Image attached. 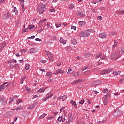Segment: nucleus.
<instances>
[{"label":"nucleus","mask_w":124,"mask_h":124,"mask_svg":"<svg viewBox=\"0 0 124 124\" xmlns=\"http://www.w3.org/2000/svg\"><path fill=\"white\" fill-rule=\"evenodd\" d=\"M61 99H62V101H64V100H66L67 99V96L64 95L61 96Z\"/></svg>","instance_id":"nucleus-27"},{"label":"nucleus","mask_w":124,"mask_h":124,"mask_svg":"<svg viewBox=\"0 0 124 124\" xmlns=\"http://www.w3.org/2000/svg\"><path fill=\"white\" fill-rule=\"evenodd\" d=\"M55 26H56V28H60V27H61V23H56Z\"/></svg>","instance_id":"nucleus-41"},{"label":"nucleus","mask_w":124,"mask_h":124,"mask_svg":"<svg viewBox=\"0 0 124 124\" xmlns=\"http://www.w3.org/2000/svg\"><path fill=\"white\" fill-rule=\"evenodd\" d=\"M3 84H4V89H5L6 88H8V87H9L10 86V85H11V83H7V82H5Z\"/></svg>","instance_id":"nucleus-17"},{"label":"nucleus","mask_w":124,"mask_h":124,"mask_svg":"<svg viewBox=\"0 0 124 124\" xmlns=\"http://www.w3.org/2000/svg\"><path fill=\"white\" fill-rule=\"evenodd\" d=\"M45 6L43 4H40L38 6L37 12L39 13V14H42L44 11H45Z\"/></svg>","instance_id":"nucleus-1"},{"label":"nucleus","mask_w":124,"mask_h":124,"mask_svg":"<svg viewBox=\"0 0 124 124\" xmlns=\"http://www.w3.org/2000/svg\"><path fill=\"white\" fill-rule=\"evenodd\" d=\"M58 73H64V71H63L62 69L56 70L54 72L53 74H58Z\"/></svg>","instance_id":"nucleus-8"},{"label":"nucleus","mask_w":124,"mask_h":124,"mask_svg":"<svg viewBox=\"0 0 124 124\" xmlns=\"http://www.w3.org/2000/svg\"><path fill=\"white\" fill-rule=\"evenodd\" d=\"M121 71H114L113 72V75H119L121 73Z\"/></svg>","instance_id":"nucleus-28"},{"label":"nucleus","mask_w":124,"mask_h":124,"mask_svg":"<svg viewBox=\"0 0 124 124\" xmlns=\"http://www.w3.org/2000/svg\"><path fill=\"white\" fill-rule=\"evenodd\" d=\"M65 108V107H62L60 109V112H62V111H63V110H64V109Z\"/></svg>","instance_id":"nucleus-48"},{"label":"nucleus","mask_w":124,"mask_h":124,"mask_svg":"<svg viewBox=\"0 0 124 124\" xmlns=\"http://www.w3.org/2000/svg\"><path fill=\"white\" fill-rule=\"evenodd\" d=\"M86 24V22L84 21H80L79 22V25H80V26H83V25H85Z\"/></svg>","instance_id":"nucleus-38"},{"label":"nucleus","mask_w":124,"mask_h":124,"mask_svg":"<svg viewBox=\"0 0 124 124\" xmlns=\"http://www.w3.org/2000/svg\"><path fill=\"white\" fill-rule=\"evenodd\" d=\"M21 21L18 20L16 21V27H20V26H21Z\"/></svg>","instance_id":"nucleus-19"},{"label":"nucleus","mask_w":124,"mask_h":124,"mask_svg":"<svg viewBox=\"0 0 124 124\" xmlns=\"http://www.w3.org/2000/svg\"><path fill=\"white\" fill-rule=\"evenodd\" d=\"M109 58L110 60H117L120 58V56H118V53H115L110 55Z\"/></svg>","instance_id":"nucleus-2"},{"label":"nucleus","mask_w":124,"mask_h":124,"mask_svg":"<svg viewBox=\"0 0 124 124\" xmlns=\"http://www.w3.org/2000/svg\"><path fill=\"white\" fill-rule=\"evenodd\" d=\"M106 120H103V121H98V124H101V123H103V124H104V123H106Z\"/></svg>","instance_id":"nucleus-43"},{"label":"nucleus","mask_w":124,"mask_h":124,"mask_svg":"<svg viewBox=\"0 0 124 124\" xmlns=\"http://www.w3.org/2000/svg\"><path fill=\"white\" fill-rule=\"evenodd\" d=\"M84 102H85V100H81L79 102V104H84Z\"/></svg>","instance_id":"nucleus-52"},{"label":"nucleus","mask_w":124,"mask_h":124,"mask_svg":"<svg viewBox=\"0 0 124 124\" xmlns=\"http://www.w3.org/2000/svg\"><path fill=\"white\" fill-rule=\"evenodd\" d=\"M97 20H98L99 21H101L102 20V17H101V16H98V17H97Z\"/></svg>","instance_id":"nucleus-44"},{"label":"nucleus","mask_w":124,"mask_h":124,"mask_svg":"<svg viewBox=\"0 0 124 124\" xmlns=\"http://www.w3.org/2000/svg\"><path fill=\"white\" fill-rule=\"evenodd\" d=\"M0 101L3 105H5V104H6V99L3 96L0 97Z\"/></svg>","instance_id":"nucleus-5"},{"label":"nucleus","mask_w":124,"mask_h":124,"mask_svg":"<svg viewBox=\"0 0 124 124\" xmlns=\"http://www.w3.org/2000/svg\"><path fill=\"white\" fill-rule=\"evenodd\" d=\"M59 41H60V43H63V44H66V41H65L62 38H60Z\"/></svg>","instance_id":"nucleus-16"},{"label":"nucleus","mask_w":124,"mask_h":124,"mask_svg":"<svg viewBox=\"0 0 124 124\" xmlns=\"http://www.w3.org/2000/svg\"><path fill=\"white\" fill-rule=\"evenodd\" d=\"M7 16L8 19H13V16L11 14H10L9 12L7 13Z\"/></svg>","instance_id":"nucleus-18"},{"label":"nucleus","mask_w":124,"mask_h":124,"mask_svg":"<svg viewBox=\"0 0 124 124\" xmlns=\"http://www.w3.org/2000/svg\"><path fill=\"white\" fill-rule=\"evenodd\" d=\"M72 44H73L74 45H75V44H76V43H77V41L76 40V39H73L72 40Z\"/></svg>","instance_id":"nucleus-34"},{"label":"nucleus","mask_w":124,"mask_h":124,"mask_svg":"<svg viewBox=\"0 0 124 124\" xmlns=\"http://www.w3.org/2000/svg\"><path fill=\"white\" fill-rule=\"evenodd\" d=\"M29 53H30L31 54H34V53H36L37 50L36 48H32L29 50L28 51Z\"/></svg>","instance_id":"nucleus-9"},{"label":"nucleus","mask_w":124,"mask_h":124,"mask_svg":"<svg viewBox=\"0 0 124 124\" xmlns=\"http://www.w3.org/2000/svg\"><path fill=\"white\" fill-rule=\"evenodd\" d=\"M6 0H0V3H4Z\"/></svg>","instance_id":"nucleus-60"},{"label":"nucleus","mask_w":124,"mask_h":124,"mask_svg":"<svg viewBox=\"0 0 124 124\" xmlns=\"http://www.w3.org/2000/svg\"><path fill=\"white\" fill-rule=\"evenodd\" d=\"M22 108H23V107H18L16 108V110H21V109H22Z\"/></svg>","instance_id":"nucleus-62"},{"label":"nucleus","mask_w":124,"mask_h":124,"mask_svg":"<svg viewBox=\"0 0 124 124\" xmlns=\"http://www.w3.org/2000/svg\"><path fill=\"white\" fill-rule=\"evenodd\" d=\"M16 9L17 8L14 7V9L12 10V12L14 15H18V10H17Z\"/></svg>","instance_id":"nucleus-11"},{"label":"nucleus","mask_w":124,"mask_h":124,"mask_svg":"<svg viewBox=\"0 0 124 124\" xmlns=\"http://www.w3.org/2000/svg\"><path fill=\"white\" fill-rule=\"evenodd\" d=\"M4 89V84H2L0 86V91H2Z\"/></svg>","instance_id":"nucleus-37"},{"label":"nucleus","mask_w":124,"mask_h":124,"mask_svg":"<svg viewBox=\"0 0 124 124\" xmlns=\"http://www.w3.org/2000/svg\"><path fill=\"white\" fill-rule=\"evenodd\" d=\"M83 79H78L76 80L75 82H73L72 84L74 85V84H80V83H82Z\"/></svg>","instance_id":"nucleus-12"},{"label":"nucleus","mask_w":124,"mask_h":124,"mask_svg":"<svg viewBox=\"0 0 124 124\" xmlns=\"http://www.w3.org/2000/svg\"><path fill=\"white\" fill-rule=\"evenodd\" d=\"M2 18L3 20H7V18H8L7 16V14H4L2 15Z\"/></svg>","instance_id":"nucleus-26"},{"label":"nucleus","mask_w":124,"mask_h":124,"mask_svg":"<svg viewBox=\"0 0 124 124\" xmlns=\"http://www.w3.org/2000/svg\"><path fill=\"white\" fill-rule=\"evenodd\" d=\"M74 76L75 77H78V76H79V73H78V72H75L74 74Z\"/></svg>","instance_id":"nucleus-42"},{"label":"nucleus","mask_w":124,"mask_h":124,"mask_svg":"<svg viewBox=\"0 0 124 124\" xmlns=\"http://www.w3.org/2000/svg\"><path fill=\"white\" fill-rule=\"evenodd\" d=\"M78 15L80 17H81V18H84V17H86V15H85V13L83 12H79L78 14Z\"/></svg>","instance_id":"nucleus-13"},{"label":"nucleus","mask_w":124,"mask_h":124,"mask_svg":"<svg viewBox=\"0 0 124 124\" xmlns=\"http://www.w3.org/2000/svg\"><path fill=\"white\" fill-rule=\"evenodd\" d=\"M46 19H42L39 21V23H43V22H45Z\"/></svg>","instance_id":"nucleus-63"},{"label":"nucleus","mask_w":124,"mask_h":124,"mask_svg":"<svg viewBox=\"0 0 124 124\" xmlns=\"http://www.w3.org/2000/svg\"><path fill=\"white\" fill-rule=\"evenodd\" d=\"M48 99L47 97H46L42 99V101H46Z\"/></svg>","instance_id":"nucleus-54"},{"label":"nucleus","mask_w":124,"mask_h":124,"mask_svg":"<svg viewBox=\"0 0 124 124\" xmlns=\"http://www.w3.org/2000/svg\"><path fill=\"white\" fill-rule=\"evenodd\" d=\"M56 11V10L54 8H52L50 9L49 12H55Z\"/></svg>","instance_id":"nucleus-49"},{"label":"nucleus","mask_w":124,"mask_h":124,"mask_svg":"<svg viewBox=\"0 0 124 124\" xmlns=\"http://www.w3.org/2000/svg\"><path fill=\"white\" fill-rule=\"evenodd\" d=\"M12 115H13L12 112L8 111L4 115V116L5 118H9L11 117Z\"/></svg>","instance_id":"nucleus-6"},{"label":"nucleus","mask_w":124,"mask_h":124,"mask_svg":"<svg viewBox=\"0 0 124 124\" xmlns=\"http://www.w3.org/2000/svg\"><path fill=\"white\" fill-rule=\"evenodd\" d=\"M50 23H49V22H47V28H51V25H50Z\"/></svg>","instance_id":"nucleus-64"},{"label":"nucleus","mask_w":124,"mask_h":124,"mask_svg":"<svg viewBox=\"0 0 124 124\" xmlns=\"http://www.w3.org/2000/svg\"><path fill=\"white\" fill-rule=\"evenodd\" d=\"M111 70H103L100 73L101 75L107 74L108 73H110Z\"/></svg>","instance_id":"nucleus-10"},{"label":"nucleus","mask_w":124,"mask_h":124,"mask_svg":"<svg viewBox=\"0 0 124 124\" xmlns=\"http://www.w3.org/2000/svg\"><path fill=\"white\" fill-rule=\"evenodd\" d=\"M78 35L80 36V37H85V33H84V32L79 33Z\"/></svg>","instance_id":"nucleus-35"},{"label":"nucleus","mask_w":124,"mask_h":124,"mask_svg":"<svg viewBox=\"0 0 124 124\" xmlns=\"http://www.w3.org/2000/svg\"><path fill=\"white\" fill-rule=\"evenodd\" d=\"M109 96H111V92L110 91L106 95H105V97L107 98V97H109Z\"/></svg>","instance_id":"nucleus-30"},{"label":"nucleus","mask_w":124,"mask_h":124,"mask_svg":"<svg viewBox=\"0 0 124 124\" xmlns=\"http://www.w3.org/2000/svg\"><path fill=\"white\" fill-rule=\"evenodd\" d=\"M33 108V107L32 106V105L30 106L29 107H28V109H32Z\"/></svg>","instance_id":"nucleus-61"},{"label":"nucleus","mask_w":124,"mask_h":124,"mask_svg":"<svg viewBox=\"0 0 124 124\" xmlns=\"http://www.w3.org/2000/svg\"><path fill=\"white\" fill-rule=\"evenodd\" d=\"M121 54L124 53V48H122L120 51Z\"/></svg>","instance_id":"nucleus-56"},{"label":"nucleus","mask_w":124,"mask_h":124,"mask_svg":"<svg viewBox=\"0 0 124 124\" xmlns=\"http://www.w3.org/2000/svg\"><path fill=\"white\" fill-rule=\"evenodd\" d=\"M91 31H93V30L89 29V31H84V37H88V36H89L90 34H91Z\"/></svg>","instance_id":"nucleus-7"},{"label":"nucleus","mask_w":124,"mask_h":124,"mask_svg":"<svg viewBox=\"0 0 124 124\" xmlns=\"http://www.w3.org/2000/svg\"><path fill=\"white\" fill-rule=\"evenodd\" d=\"M40 62L42 63H46V62H47V61L46 60H41L40 61Z\"/></svg>","instance_id":"nucleus-40"},{"label":"nucleus","mask_w":124,"mask_h":124,"mask_svg":"<svg viewBox=\"0 0 124 124\" xmlns=\"http://www.w3.org/2000/svg\"><path fill=\"white\" fill-rule=\"evenodd\" d=\"M6 44L5 43H3L0 46V52H1L3 49H4V47H5Z\"/></svg>","instance_id":"nucleus-14"},{"label":"nucleus","mask_w":124,"mask_h":124,"mask_svg":"<svg viewBox=\"0 0 124 124\" xmlns=\"http://www.w3.org/2000/svg\"><path fill=\"white\" fill-rule=\"evenodd\" d=\"M71 29H72L73 30H74V31H75V30H76V26H72Z\"/></svg>","instance_id":"nucleus-58"},{"label":"nucleus","mask_w":124,"mask_h":124,"mask_svg":"<svg viewBox=\"0 0 124 124\" xmlns=\"http://www.w3.org/2000/svg\"><path fill=\"white\" fill-rule=\"evenodd\" d=\"M70 9H73L74 8V5L72 4L69 7Z\"/></svg>","instance_id":"nucleus-45"},{"label":"nucleus","mask_w":124,"mask_h":124,"mask_svg":"<svg viewBox=\"0 0 124 124\" xmlns=\"http://www.w3.org/2000/svg\"><path fill=\"white\" fill-rule=\"evenodd\" d=\"M99 37L100 38H105V37H106V34L103 33H101L99 35Z\"/></svg>","instance_id":"nucleus-20"},{"label":"nucleus","mask_w":124,"mask_h":124,"mask_svg":"<svg viewBox=\"0 0 124 124\" xmlns=\"http://www.w3.org/2000/svg\"><path fill=\"white\" fill-rule=\"evenodd\" d=\"M70 102L72 105H73L75 107H76V108H77V104H76V103L74 102V101L71 100Z\"/></svg>","instance_id":"nucleus-25"},{"label":"nucleus","mask_w":124,"mask_h":124,"mask_svg":"<svg viewBox=\"0 0 124 124\" xmlns=\"http://www.w3.org/2000/svg\"><path fill=\"white\" fill-rule=\"evenodd\" d=\"M45 91V89H44V88H42L39 89L37 91V93H44Z\"/></svg>","instance_id":"nucleus-21"},{"label":"nucleus","mask_w":124,"mask_h":124,"mask_svg":"<svg viewBox=\"0 0 124 124\" xmlns=\"http://www.w3.org/2000/svg\"><path fill=\"white\" fill-rule=\"evenodd\" d=\"M20 102H22V100L18 99L16 101V104H19Z\"/></svg>","instance_id":"nucleus-46"},{"label":"nucleus","mask_w":124,"mask_h":124,"mask_svg":"<svg viewBox=\"0 0 124 124\" xmlns=\"http://www.w3.org/2000/svg\"><path fill=\"white\" fill-rule=\"evenodd\" d=\"M116 34H117V33L114 31L111 32V33L110 34L111 35H116Z\"/></svg>","instance_id":"nucleus-53"},{"label":"nucleus","mask_w":124,"mask_h":124,"mask_svg":"<svg viewBox=\"0 0 124 124\" xmlns=\"http://www.w3.org/2000/svg\"><path fill=\"white\" fill-rule=\"evenodd\" d=\"M113 115L114 117L117 118L121 115V112H120V110L118 109H115L113 112Z\"/></svg>","instance_id":"nucleus-4"},{"label":"nucleus","mask_w":124,"mask_h":124,"mask_svg":"<svg viewBox=\"0 0 124 124\" xmlns=\"http://www.w3.org/2000/svg\"><path fill=\"white\" fill-rule=\"evenodd\" d=\"M62 117H59L58 118V120L59 121V122H62Z\"/></svg>","instance_id":"nucleus-51"},{"label":"nucleus","mask_w":124,"mask_h":124,"mask_svg":"<svg viewBox=\"0 0 124 124\" xmlns=\"http://www.w3.org/2000/svg\"><path fill=\"white\" fill-rule=\"evenodd\" d=\"M70 71H72V69L71 68H69L68 71L67 72V74H70Z\"/></svg>","instance_id":"nucleus-50"},{"label":"nucleus","mask_w":124,"mask_h":124,"mask_svg":"<svg viewBox=\"0 0 124 124\" xmlns=\"http://www.w3.org/2000/svg\"><path fill=\"white\" fill-rule=\"evenodd\" d=\"M13 60H9L8 62V63H11L12 62H13Z\"/></svg>","instance_id":"nucleus-59"},{"label":"nucleus","mask_w":124,"mask_h":124,"mask_svg":"<svg viewBox=\"0 0 124 124\" xmlns=\"http://www.w3.org/2000/svg\"><path fill=\"white\" fill-rule=\"evenodd\" d=\"M107 98H106L105 97L103 98V102L104 105H107V104L108 103V101L107 100Z\"/></svg>","instance_id":"nucleus-22"},{"label":"nucleus","mask_w":124,"mask_h":124,"mask_svg":"<svg viewBox=\"0 0 124 124\" xmlns=\"http://www.w3.org/2000/svg\"><path fill=\"white\" fill-rule=\"evenodd\" d=\"M25 89L28 91V92H30L31 91V89H30L29 87H25Z\"/></svg>","instance_id":"nucleus-57"},{"label":"nucleus","mask_w":124,"mask_h":124,"mask_svg":"<svg viewBox=\"0 0 124 124\" xmlns=\"http://www.w3.org/2000/svg\"><path fill=\"white\" fill-rule=\"evenodd\" d=\"M46 76H48L49 77L52 76V73L50 72H48L46 74Z\"/></svg>","instance_id":"nucleus-39"},{"label":"nucleus","mask_w":124,"mask_h":124,"mask_svg":"<svg viewBox=\"0 0 124 124\" xmlns=\"http://www.w3.org/2000/svg\"><path fill=\"white\" fill-rule=\"evenodd\" d=\"M91 74V70H90L84 72L85 75H86V76H88L89 75V74Z\"/></svg>","instance_id":"nucleus-33"},{"label":"nucleus","mask_w":124,"mask_h":124,"mask_svg":"<svg viewBox=\"0 0 124 124\" xmlns=\"http://www.w3.org/2000/svg\"><path fill=\"white\" fill-rule=\"evenodd\" d=\"M42 31H43V29H39V30H38L37 32L38 33H40V32H42Z\"/></svg>","instance_id":"nucleus-47"},{"label":"nucleus","mask_w":124,"mask_h":124,"mask_svg":"<svg viewBox=\"0 0 124 124\" xmlns=\"http://www.w3.org/2000/svg\"><path fill=\"white\" fill-rule=\"evenodd\" d=\"M92 54H90V53H85L84 54V56L86 57V58H90V57H91V56H92Z\"/></svg>","instance_id":"nucleus-24"},{"label":"nucleus","mask_w":124,"mask_h":124,"mask_svg":"<svg viewBox=\"0 0 124 124\" xmlns=\"http://www.w3.org/2000/svg\"><path fill=\"white\" fill-rule=\"evenodd\" d=\"M29 67H30V64H26L25 66V69H26V70H29Z\"/></svg>","instance_id":"nucleus-32"},{"label":"nucleus","mask_w":124,"mask_h":124,"mask_svg":"<svg viewBox=\"0 0 124 124\" xmlns=\"http://www.w3.org/2000/svg\"><path fill=\"white\" fill-rule=\"evenodd\" d=\"M34 25H29L27 28V29H29V30H31V29H33L34 28Z\"/></svg>","instance_id":"nucleus-29"},{"label":"nucleus","mask_w":124,"mask_h":124,"mask_svg":"<svg viewBox=\"0 0 124 124\" xmlns=\"http://www.w3.org/2000/svg\"><path fill=\"white\" fill-rule=\"evenodd\" d=\"M46 116V114L43 113L42 115H41L40 117H39V119L40 120L41 119H43L44 117Z\"/></svg>","instance_id":"nucleus-36"},{"label":"nucleus","mask_w":124,"mask_h":124,"mask_svg":"<svg viewBox=\"0 0 124 124\" xmlns=\"http://www.w3.org/2000/svg\"><path fill=\"white\" fill-rule=\"evenodd\" d=\"M100 58H101V60H105V61L108 60V58H107V57H106V56L104 55H103L102 56L101 55Z\"/></svg>","instance_id":"nucleus-23"},{"label":"nucleus","mask_w":124,"mask_h":124,"mask_svg":"<svg viewBox=\"0 0 124 124\" xmlns=\"http://www.w3.org/2000/svg\"><path fill=\"white\" fill-rule=\"evenodd\" d=\"M72 121H73V116H72V114L69 113L68 115V121L66 122V124H69Z\"/></svg>","instance_id":"nucleus-3"},{"label":"nucleus","mask_w":124,"mask_h":124,"mask_svg":"<svg viewBox=\"0 0 124 124\" xmlns=\"http://www.w3.org/2000/svg\"><path fill=\"white\" fill-rule=\"evenodd\" d=\"M103 93H108V90H107V89H104V90L103 91Z\"/></svg>","instance_id":"nucleus-55"},{"label":"nucleus","mask_w":124,"mask_h":124,"mask_svg":"<svg viewBox=\"0 0 124 124\" xmlns=\"http://www.w3.org/2000/svg\"><path fill=\"white\" fill-rule=\"evenodd\" d=\"M95 56V59H98V58H99L100 57H101V56H102V54H101V53L96 54Z\"/></svg>","instance_id":"nucleus-31"},{"label":"nucleus","mask_w":124,"mask_h":124,"mask_svg":"<svg viewBox=\"0 0 124 124\" xmlns=\"http://www.w3.org/2000/svg\"><path fill=\"white\" fill-rule=\"evenodd\" d=\"M116 14H118V13H119V14H124V10L119 9V10L116 11Z\"/></svg>","instance_id":"nucleus-15"}]
</instances>
